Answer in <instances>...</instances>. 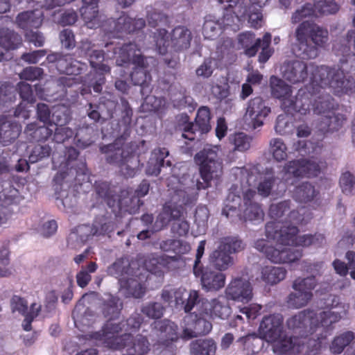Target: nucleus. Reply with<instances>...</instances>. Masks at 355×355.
<instances>
[{"mask_svg": "<svg viewBox=\"0 0 355 355\" xmlns=\"http://www.w3.org/2000/svg\"><path fill=\"white\" fill-rule=\"evenodd\" d=\"M324 166L317 159H299L287 162L279 173L282 181L277 182L272 169L261 173L259 166L248 165L234 169V175L240 181V186L234 185L230 190L222 213L227 218L237 216L243 220L259 223L263 220V212L259 205L252 201L256 196L254 188L259 180L257 189L259 195L266 197L270 194H281L288 185H293L299 178L317 176Z\"/></svg>", "mask_w": 355, "mask_h": 355, "instance_id": "f257e3e1", "label": "nucleus"}, {"mask_svg": "<svg viewBox=\"0 0 355 355\" xmlns=\"http://www.w3.org/2000/svg\"><path fill=\"white\" fill-rule=\"evenodd\" d=\"M342 312L328 310L318 313L306 310L300 312L287 321L288 328L300 334L299 337L286 338L283 334V317L281 314L265 316L261 320L258 335L261 339L270 343L272 349L277 355H297L303 353L315 355L331 329V325L338 322L345 315L347 309L343 307Z\"/></svg>", "mask_w": 355, "mask_h": 355, "instance_id": "f03ea898", "label": "nucleus"}, {"mask_svg": "<svg viewBox=\"0 0 355 355\" xmlns=\"http://www.w3.org/2000/svg\"><path fill=\"white\" fill-rule=\"evenodd\" d=\"M306 87L308 93L300 89L297 96H291L292 91L288 85L281 79L272 76L270 78V87L272 94L282 101V107L284 114L277 116L275 131L279 135H288L293 131V124L291 121L293 115V111L301 114H306L310 112V105L315 114L320 116L318 128L320 131L333 132L338 130L345 121L343 114H336V104L333 99L322 89L327 87H321V83L312 71L309 79L306 80Z\"/></svg>", "mask_w": 355, "mask_h": 355, "instance_id": "7ed1b4c3", "label": "nucleus"}, {"mask_svg": "<svg viewBox=\"0 0 355 355\" xmlns=\"http://www.w3.org/2000/svg\"><path fill=\"white\" fill-rule=\"evenodd\" d=\"M219 148L216 146H206L195 156V162L200 166V175L191 178L183 174L179 178L176 174L177 166L172 169L173 175L169 178L168 187L175 194L173 202H167L162 211L158 215L155 223V230L158 231L173 220L171 230L179 236L186 235L189 224L184 219L182 205H188L196 200L198 191L205 189L211 185V181L218 180L223 174L222 162L218 157Z\"/></svg>", "mask_w": 355, "mask_h": 355, "instance_id": "20e7f679", "label": "nucleus"}, {"mask_svg": "<svg viewBox=\"0 0 355 355\" xmlns=\"http://www.w3.org/2000/svg\"><path fill=\"white\" fill-rule=\"evenodd\" d=\"M288 209V202L286 201L272 205L269 215L275 220L266 225V239H258L254 244L258 251L275 263H288L300 259L302 251L294 250L291 246L319 247L325 243L324 236L320 234L297 235L295 225L306 223L311 218L310 214L304 207L291 211L288 220H278Z\"/></svg>", "mask_w": 355, "mask_h": 355, "instance_id": "39448f33", "label": "nucleus"}, {"mask_svg": "<svg viewBox=\"0 0 355 355\" xmlns=\"http://www.w3.org/2000/svg\"><path fill=\"white\" fill-rule=\"evenodd\" d=\"M353 41L355 49V31L348 33L347 38L343 42H336L333 46L335 55L339 57L342 69L329 68L326 66L315 67L311 64L307 66L303 62L295 60L284 64L282 67L283 76L291 83H295L305 80L307 70L312 71L321 83V87H327L335 94H350L355 92V83L347 78L345 71L355 67V55L350 53L348 45Z\"/></svg>", "mask_w": 355, "mask_h": 355, "instance_id": "423d86ee", "label": "nucleus"}, {"mask_svg": "<svg viewBox=\"0 0 355 355\" xmlns=\"http://www.w3.org/2000/svg\"><path fill=\"white\" fill-rule=\"evenodd\" d=\"M92 44L89 42H83L81 44V53L89 57V62L95 72L99 77L94 83H92L90 87L96 92H100L102 85L104 83L103 75L110 71V67L103 62H107L110 58L116 59L117 65L122 66L125 64L134 65V71L131 73V80L135 85L144 87L150 80V76L147 73L148 63L154 62L153 58H146L141 55V51L135 44H128L119 48H114L112 56L108 54L105 58L104 54L97 50H92Z\"/></svg>", "mask_w": 355, "mask_h": 355, "instance_id": "0eeeda50", "label": "nucleus"}, {"mask_svg": "<svg viewBox=\"0 0 355 355\" xmlns=\"http://www.w3.org/2000/svg\"><path fill=\"white\" fill-rule=\"evenodd\" d=\"M168 263V259L155 254L130 263L127 259H121L114 263L107 272L119 279L121 291L125 295L139 298L145 293L143 282L150 279L153 275L161 276Z\"/></svg>", "mask_w": 355, "mask_h": 355, "instance_id": "6e6552de", "label": "nucleus"}, {"mask_svg": "<svg viewBox=\"0 0 355 355\" xmlns=\"http://www.w3.org/2000/svg\"><path fill=\"white\" fill-rule=\"evenodd\" d=\"M297 44L293 47L296 56L313 59L318 55V48H324L329 41V31L313 22L303 21L295 32Z\"/></svg>", "mask_w": 355, "mask_h": 355, "instance_id": "1a4fd4ad", "label": "nucleus"}, {"mask_svg": "<svg viewBox=\"0 0 355 355\" xmlns=\"http://www.w3.org/2000/svg\"><path fill=\"white\" fill-rule=\"evenodd\" d=\"M69 120V111L64 106H58L52 114L53 124L47 122L43 125L37 126L36 123H30L27 125L25 133L32 139L40 141L48 139L55 130L54 140L57 143L64 142L73 135L71 128L64 126Z\"/></svg>", "mask_w": 355, "mask_h": 355, "instance_id": "9d476101", "label": "nucleus"}, {"mask_svg": "<svg viewBox=\"0 0 355 355\" xmlns=\"http://www.w3.org/2000/svg\"><path fill=\"white\" fill-rule=\"evenodd\" d=\"M191 31L184 27L178 26L173 30L169 35L165 28H159L154 33L153 42L155 50L161 55H165L169 49L176 51H182L190 46L191 41Z\"/></svg>", "mask_w": 355, "mask_h": 355, "instance_id": "9b49d317", "label": "nucleus"}, {"mask_svg": "<svg viewBox=\"0 0 355 355\" xmlns=\"http://www.w3.org/2000/svg\"><path fill=\"white\" fill-rule=\"evenodd\" d=\"M243 248L241 241L235 237H225L220 241L218 249L209 256L210 263L218 270L228 269L233 265L230 254L241 251Z\"/></svg>", "mask_w": 355, "mask_h": 355, "instance_id": "f8f14e48", "label": "nucleus"}, {"mask_svg": "<svg viewBox=\"0 0 355 355\" xmlns=\"http://www.w3.org/2000/svg\"><path fill=\"white\" fill-rule=\"evenodd\" d=\"M205 243V241H202L198 245L193 266V273L196 277L201 276L202 286L207 291H218L225 286V275L220 272L209 269L202 270L199 266L200 259L204 254Z\"/></svg>", "mask_w": 355, "mask_h": 355, "instance_id": "ddd939ff", "label": "nucleus"}, {"mask_svg": "<svg viewBox=\"0 0 355 355\" xmlns=\"http://www.w3.org/2000/svg\"><path fill=\"white\" fill-rule=\"evenodd\" d=\"M317 282L313 276L306 278L298 277L293 283V288L296 293H291L286 303L288 307L300 309L306 306L312 299V291L315 288Z\"/></svg>", "mask_w": 355, "mask_h": 355, "instance_id": "4468645a", "label": "nucleus"}, {"mask_svg": "<svg viewBox=\"0 0 355 355\" xmlns=\"http://www.w3.org/2000/svg\"><path fill=\"white\" fill-rule=\"evenodd\" d=\"M339 8V5L333 0H315L314 8L311 3L302 6L293 14L291 21L297 24L306 18L317 17L318 15L335 14Z\"/></svg>", "mask_w": 355, "mask_h": 355, "instance_id": "2eb2a0df", "label": "nucleus"}, {"mask_svg": "<svg viewBox=\"0 0 355 355\" xmlns=\"http://www.w3.org/2000/svg\"><path fill=\"white\" fill-rule=\"evenodd\" d=\"M176 331L177 326L168 320L155 322V329L152 336L158 337V340L153 344L154 351H158L162 348L164 350L169 349V341H173L178 338Z\"/></svg>", "mask_w": 355, "mask_h": 355, "instance_id": "dca6fc26", "label": "nucleus"}, {"mask_svg": "<svg viewBox=\"0 0 355 355\" xmlns=\"http://www.w3.org/2000/svg\"><path fill=\"white\" fill-rule=\"evenodd\" d=\"M202 317H198L195 313L186 315L183 320V333L182 338L190 339L199 335L207 334L212 329L211 322L207 321L204 318L205 315H201Z\"/></svg>", "mask_w": 355, "mask_h": 355, "instance_id": "f3484780", "label": "nucleus"}, {"mask_svg": "<svg viewBox=\"0 0 355 355\" xmlns=\"http://www.w3.org/2000/svg\"><path fill=\"white\" fill-rule=\"evenodd\" d=\"M270 112V108L266 105L263 99L256 97L248 102L245 119L255 129L263 125V121Z\"/></svg>", "mask_w": 355, "mask_h": 355, "instance_id": "a211bd4d", "label": "nucleus"}, {"mask_svg": "<svg viewBox=\"0 0 355 355\" xmlns=\"http://www.w3.org/2000/svg\"><path fill=\"white\" fill-rule=\"evenodd\" d=\"M227 299L248 303L252 299V288L248 280L243 278L232 279L225 289Z\"/></svg>", "mask_w": 355, "mask_h": 355, "instance_id": "6ab92c4d", "label": "nucleus"}, {"mask_svg": "<svg viewBox=\"0 0 355 355\" xmlns=\"http://www.w3.org/2000/svg\"><path fill=\"white\" fill-rule=\"evenodd\" d=\"M46 59L49 62H56L58 70L67 76L79 75L86 66L83 63L73 60L71 55L61 56L60 54L53 53L49 55Z\"/></svg>", "mask_w": 355, "mask_h": 355, "instance_id": "aec40b11", "label": "nucleus"}, {"mask_svg": "<svg viewBox=\"0 0 355 355\" xmlns=\"http://www.w3.org/2000/svg\"><path fill=\"white\" fill-rule=\"evenodd\" d=\"M210 110L207 107L202 106L198 110L196 117L195 124L189 123L184 128L182 137L189 140L194 139V128H198V130L201 133H205L211 129L210 125Z\"/></svg>", "mask_w": 355, "mask_h": 355, "instance_id": "412c9836", "label": "nucleus"}, {"mask_svg": "<svg viewBox=\"0 0 355 355\" xmlns=\"http://www.w3.org/2000/svg\"><path fill=\"white\" fill-rule=\"evenodd\" d=\"M221 299L223 300V297ZM198 311L200 315H205L212 318L225 319L230 314L231 309L229 306L223 304L220 297L211 302L202 300Z\"/></svg>", "mask_w": 355, "mask_h": 355, "instance_id": "4be33fe9", "label": "nucleus"}, {"mask_svg": "<svg viewBox=\"0 0 355 355\" xmlns=\"http://www.w3.org/2000/svg\"><path fill=\"white\" fill-rule=\"evenodd\" d=\"M18 89L22 102L15 111V115L21 116L24 119L29 116L28 108L35 102L33 92L31 85L24 82L18 84Z\"/></svg>", "mask_w": 355, "mask_h": 355, "instance_id": "5701e85b", "label": "nucleus"}, {"mask_svg": "<svg viewBox=\"0 0 355 355\" xmlns=\"http://www.w3.org/2000/svg\"><path fill=\"white\" fill-rule=\"evenodd\" d=\"M83 2L80 13L87 26L89 28L100 26L102 16L98 12V0H83Z\"/></svg>", "mask_w": 355, "mask_h": 355, "instance_id": "b1692460", "label": "nucleus"}, {"mask_svg": "<svg viewBox=\"0 0 355 355\" xmlns=\"http://www.w3.org/2000/svg\"><path fill=\"white\" fill-rule=\"evenodd\" d=\"M149 190V184L144 181L135 191L137 198H123L119 200L118 207L120 212H128L130 214H135L139 207L140 200L138 198L146 196Z\"/></svg>", "mask_w": 355, "mask_h": 355, "instance_id": "393cba45", "label": "nucleus"}, {"mask_svg": "<svg viewBox=\"0 0 355 355\" xmlns=\"http://www.w3.org/2000/svg\"><path fill=\"white\" fill-rule=\"evenodd\" d=\"M232 5L230 3L229 7H232ZM230 8H225L226 12L225 13L223 19V24L224 30L228 28L233 31H236L240 28L242 21L246 16V9L242 8L241 5H236L233 11L234 15L232 14Z\"/></svg>", "mask_w": 355, "mask_h": 355, "instance_id": "a878e982", "label": "nucleus"}, {"mask_svg": "<svg viewBox=\"0 0 355 355\" xmlns=\"http://www.w3.org/2000/svg\"><path fill=\"white\" fill-rule=\"evenodd\" d=\"M21 128L16 123L11 122L7 116L0 119V144L8 146L19 135Z\"/></svg>", "mask_w": 355, "mask_h": 355, "instance_id": "bb28decb", "label": "nucleus"}, {"mask_svg": "<svg viewBox=\"0 0 355 355\" xmlns=\"http://www.w3.org/2000/svg\"><path fill=\"white\" fill-rule=\"evenodd\" d=\"M21 44V37L8 29H0V61L6 59V52L17 49Z\"/></svg>", "mask_w": 355, "mask_h": 355, "instance_id": "cd10ccee", "label": "nucleus"}, {"mask_svg": "<svg viewBox=\"0 0 355 355\" xmlns=\"http://www.w3.org/2000/svg\"><path fill=\"white\" fill-rule=\"evenodd\" d=\"M44 12L41 10L36 9L19 14L17 23L21 28L24 30L31 28H38L42 24Z\"/></svg>", "mask_w": 355, "mask_h": 355, "instance_id": "c85d7f7f", "label": "nucleus"}, {"mask_svg": "<svg viewBox=\"0 0 355 355\" xmlns=\"http://www.w3.org/2000/svg\"><path fill=\"white\" fill-rule=\"evenodd\" d=\"M238 40V48L243 49L245 55L249 57L255 55L261 41L260 39L255 40L254 35L250 32L240 34Z\"/></svg>", "mask_w": 355, "mask_h": 355, "instance_id": "c756f323", "label": "nucleus"}, {"mask_svg": "<svg viewBox=\"0 0 355 355\" xmlns=\"http://www.w3.org/2000/svg\"><path fill=\"white\" fill-rule=\"evenodd\" d=\"M114 24V31L118 33H130L136 30L142 28L145 22L142 19H132L127 15L120 17L117 21H112Z\"/></svg>", "mask_w": 355, "mask_h": 355, "instance_id": "7c9ffc66", "label": "nucleus"}, {"mask_svg": "<svg viewBox=\"0 0 355 355\" xmlns=\"http://www.w3.org/2000/svg\"><path fill=\"white\" fill-rule=\"evenodd\" d=\"M168 155V151L165 148L154 150L148 163L146 173L150 175H157L160 172V167L164 165V159Z\"/></svg>", "mask_w": 355, "mask_h": 355, "instance_id": "2f4dec72", "label": "nucleus"}, {"mask_svg": "<svg viewBox=\"0 0 355 355\" xmlns=\"http://www.w3.org/2000/svg\"><path fill=\"white\" fill-rule=\"evenodd\" d=\"M17 189L12 187L8 182H0V202L8 206L17 204L22 200Z\"/></svg>", "mask_w": 355, "mask_h": 355, "instance_id": "473e14b6", "label": "nucleus"}, {"mask_svg": "<svg viewBox=\"0 0 355 355\" xmlns=\"http://www.w3.org/2000/svg\"><path fill=\"white\" fill-rule=\"evenodd\" d=\"M286 270L282 267L268 266L262 268L261 278L263 281L270 284H275L283 280Z\"/></svg>", "mask_w": 355, "mask_h": 355, "instance_id": "72a5a7b5", "label": "nucleus"}, {"mask_svg": "<svg viewBox=\"0 0 355 355\" xmlns=\"http://www.w3.org/2000/svg\"><path fill=\"white\" fill-rule=\"evenodd\" d=\"M216 346L212 340H199L191 343L192 355H214Z\"/></svg>", "mask_w": 355, "mask_h": 355, "instance_id": "f704fd0d", "label": "nucleus"}, {"mask_svg": "<svg viewBox=\"0 0 355 355\" xmlns=\"http://www.w3.org/2000/svg\"><path fill=\"white\" fill-rule=\"evenodd\" d=\"M94 228L95 230L94 231V230L88 225H80L77 228L76 232H73L70 234V239H77L78 236H80V241L82 243H85L88 240L89 236H90V234L89 233L92 232V235H95L108 232L106 224L103 225L101 230L97 229L96 225H94Z\"/></svg>", "mask_w": 355, "mask_h": 355, "instance_id": "c9c22d12", "label": "nucleus"}, {"mask_svg": "<svg viewBox=\"0 0 355 355\" xmlns=\"http://www.w3.org/2000/svg\"><path fill=\"white\" fill-rule=\"evenodd\" d=\"M270 152L277 162H282L288 157V148L280 138H273L270 141Z\"/></svg>", "mask_w": 355, "mask_h": 355, "instance_id": "e433bc0d", "label": "nucleus"}, {"mask_svg": "<svg viewBox=\"0 0 355 355\" xmlns=\"http://www.w3.org/2000/svg\"><path fill=\"white\" fill-rule=\"evenodd\" d=\"M187 294L184 288H166L162 292V298L166 302L171 303L174 301L176 304L184 305Z\"/></svg>", "mask_w": 355, "mask_h": 355, "instance_id": "4c0bfd02", "label": "nucleus"}, {"mask_svg": "<svg viewBox=\"0 0 355 355\" xmlns=\"http://www.w3.org/2000/svg\"><path fill=\"white\" fill-rule=\"evenodd\" d=\"M317 193L312 185L306 182L298 186L294 190V198L300 202H307L312 200Z\"/></svg>", "mask_w": 355, "mask_h": 355, "instance_id": "58836bf2", "label": "nucleus"}, {"mask_svg": "<svg viewBox=\"0 0 355 355\" xmlns=\"http://www.w3.org/2000/svg\"><path fill=\"white\" fill-rule=\"evenodd\" d=\"M166 105V102L162 98H158L155 96H148L145 98L141 108L143 112H154L161 114Z\"/></svg>", "mask_w": 355, "mask_h": 355, "instance_id": "ea45409f", "label": "nucleus"}, {"mask_svg": "<svg viewBox=\"0 0 355 355\" xmlns=\"http://www.w3.org/2000/svg\"><path fill=\"white\" fill-rule=\"evenodd\" d=\"M230 142L234 146V150L244 152L250 148L251 138L243 132H238L230 137Z\"/></svg>", "mask_w": 355, "mask_h": 355, "instance_id": "a19ab883", "label": "nucleus"}, {"mask_svg": "<svg viewBox=\"0 0 355 355\" xmlns=\"http://www.w3.org/2000/svg\"><path fill=\"white\" fill-rule=\"evenodd\" d=\"M221 28V24L218 21L206 19L202 28V33L205 38L214 40L219 35Z\"/></svg>", "mask_w": 355, "mask_h": 355, "instance_id": "79ce46f5", "label": "nucleus"}, {"mask_svg": "<svg viewBox=\"0 0 355 355\" xmlns=\"http://www.w3.org/2000/svg\"><path fill=\"white\" fill-rule=\"evenodd\" d=\"M354 338V335L351 331H347L336 338L330 347L333 353H340L345 346L350 343Z\"/></svg>", "mask_w": 355, "mask_h": 355, "instance_id": "37998d69", "label": "nucleus"}, {"mask_svg": "<svg viewBox=\"0 0 355 355\" xmlns=\"http://www.w3.org/2000/svg\"><path fill=\"white\" fill-rule=\"evenodd\" d=\"M15 89L10 85L0 87V110L3 111V107H8L12 102L15 100Z\"/></svg>", "mask_w": 355, "mask_h": 355, "instance_id": "c03bdc74", "label": "nucleus"}, {"mask_svg": "<svg viewBox=\"0 0 355 355\" xmlns=\"http://www.w3.org/2000/svg\"><path fill=\"white\" fill-rule=\"evenodd\" d=\"M97 265L95 262H91L88 264L87 270L82 268V270L76 275L78 285L82 288L86 286L91 280V275L89 273L94 272L97 270Z\"/></svg>", "mask_w": 355, "mask_h": 355, "instance_id": "a18cd8bd", "label": "nucleus"}, {"mask_svg": "<svg viewBox=\"0 0 355 355\" xmlns=\"http://www.w3.org/2000/svg\"><path fill=\"white\" fill-rule=\"evenodd\" d=\"M209 213L205 206H200L196 209L195 214V223L199 228V233L205 232Z\"/></svg>", "mask_w": 355, "mask_h": 355, "instance_id": "49530a36", "label": "nucleus"}, {"mask_svg": "<svg viewBox=\"0 0 355 355\" xmlns=\"http://www.w3.org/2000/svg\"><path fill=\"white\" fill-rule=\"evenodd\" d=\"M113 149H114L116 150L115 153H114V156L112 157H107V160L110 162H116L118 161H122V162H129L130 159L127 158V155L125 154V150L124 148H123L122 149H120V148H115V144L114 145H108L107 146H103V147H101V150L103 153H109V152H111Z\"/></svg>", "mask_w": 355, "mask_h": 355, "instance_id": "de8ad7c7", "label": "nucleus"}, {"mask_svg": "<svg viewBox=\"0 0 355 355\" xmlns=\"http://www.w3.org/2000/svg\"><path fill=\"white\" fill-rule=\"evenodd\" d=\"M340 186L344 193H352L355 190V179L352 174L349 172L343 173L340 178Z\"/></svg>", "mask_w": 355, "mask_h": 355, "instance_id": "09e8293b", "label": "nucleus"}, {"mask_svg": "<svg viewBox=\"0 0 355 355\" xmlns=\"http://www.w3.org/2000/svg\"><path fill=\"white\" fill-rule=\"evenodd\" d=\"M51 153V148L49 146L36 145L32 150L29 155V162L35 163L40 159L49 156Z\"/></svg>", "mask_w": 355, "mask_h": 355, "instance_id": "8fccbe9b", "label": "nucleus"}, {"mask_svg": "<svg viewBox=\"0 0 355 355\" xmlns=\"http://www.w3.org/2000/svg\"><path fill=\"white\" fill-rule=\"evenodd\" d=\"M148 21L149 25L155 27L166 25L168 20L165 15L157 12L155 9H152L148 11Z\"/></svg>", "mask_w": 355, "mask_h": 355, "instance_id": "3c124183", "label": "nucleus"}, {"mask_svg": "<svg viewBox=\"0 0 355 355\" xmlns=\"http://www.w3.org/2000/svg\"><path fill=\"white\" fill-rule=\"evenodd\" d=\"M271 41V35L268 33H266L262 41H261V45L262 46L261 52L259 56V60L261 63H265L272 55V51L269 48V44Z\"/></svg>", "mask_w": 355, "mask_h": 355, "instance_id": "603ef678", "label": "nucleus"}, {"mask_svg": "<svg viewBox=\"0 0 355 355\" xmlns=\"http://www.w3.org/2000/svg\"><path fill=\"white\" fill-rule=\"evenodd\" d=\"M43 69L40 67H28L25 68L19 74L21 79L34 81L42 77Z\"/></svg>", "mask_w": 355, "mask_h": 355, "instance_id": "864d4df0", "label": "nucleus"}, {"mask_svg": "<svg viewBox=\"0 0 355 355\" xmlns=\"http://www.w3.org/2000/svg\"><path fill=\"white\" fill-rule=\"evenodd\" d=\"M250 13L248 15V22L251 26L255 28H258L261 26L262 24V14L260 11V8H256V6H250L249 8Z\"/></svg>", "mask_w": 355, "mask_h": 355, "instance_id": "5fc2aeb1", "label": "nucleus"}, {"mask_svg": "<svg viewBox=\"0 0 355 355\" xmlns=\"http://www.w3.org/2000/svg\"><path fill=\"white\" fill-rule=\"evenodd\" d=\"M164 308L157 302L150 304L142 309V312L149 318H159L163 315Z\"/></svg>", "mask_w": 355, "mask_h": 355, "instance_id": "6e6d98bb", "label": "nucleus"}, {"mask_svg": "<svg viewBox=\"0 0 355 355\" xmlns=\"http://www.w3.org/2000/svg\"><path fill=\"white\" fill-rule=\"evenodd\" d=\"M187 297L186 298L184 309L185 312H189L191 311L196 304H199L200 302V296L198 291L196 290L190 291L187 294Z\"/></svg>", "mask_w": 355, "mask_h": 355, "instance_id": "4d7b16f0", "label": "nucleus"}, {"mask_svg": "<svg viewBox=\"0 0 355 355\" xmlns=\"http://www.w3.org/2000/svg\"><path fill=\"white\" fill-rule=\"evenodd\" d=\"M261 309V305L251 304L248 306L240 308V312L245 314L248 320H254L259 315Z\"/></svg>", "mask_w": 355, "mask_h": 355, "instance_id": "13d9d810", "label": "nucleus"}, {"mask_svg": "<svg viewBox=\"0 0 355 355\" xmlns=\"http://www.w3.org/2000/svg\"><path fill=\"white\" fill-rule=\"evenodd\" d=\"M212 59H206L204 62L196 69V74L204 78L209 77L213 73Z\"/></svg>", "mask_w": 355, "mask_h": 355, "instance_id": "bf43d9fd", "label": "nucleus"}, {"mask_svg": "<svg viewBox=\"0 0 355 355\" xmlns=\"http://www.w3.org/2000/svg\"><path fill=\"white\" fill-rule=\"evenodd\" d=\"M60 38L62 46L65 48L71 49L75 46L74 35L71 30H63L60 33Z\"/></svg>", "mask_w": 355, "mask_h": 355, "instance_id": "052dcab7", "label": "nucleus"}, {"mask_svg": "<svg viewBox=\"0 0 355 355\" xmlns=\"http://www.w3.org/2000/svg\"><path fill=\"white\" fill-rule=\"evenodd\" d=\"M46 51L45 50H37L31 53H24L21 55L22 60L31 64L38 62L42 58L45 56Z\"/></svg>", "mask_w": 355, "mask_h": 355, "instance_id": "680f3d73", "label": "nucleus"}, {"mask_svg": "<svg viewBox=\"0 0 355 355\" xmlns=\"http://www.w3.org/2000/svg\"><path fill=\"white\" fill-rule=\"evenodd\" d=\"M40 310V306L37 304H33L31 306V312L25 317L23 322V328L25 331H30L31 329V322L35 317H36Z\"/></svg>", "mask_w": 355, "mask_h": 355, "instance_id": "e2e57ef3", "label": "nucleus"}, {"mask_svg": "<svg viewBox=\"0 0 355 355\" xmlns=\"http://www.w3.org/2000/svg\"><path fill=\"white\" fill-rule=\"evenodd\" d=\"M55 22L60 24L63 26L71 25L74 24L77 20V15L73 10H68L63 12L61 15V18L59 19H56L55 18L53 19Z\"/></svg>", "mask_w": 355, "mask_h": 355, "instance_id": "0e129e2a", "label": "nucleus"}, {"mask_svg": "<svg viewBox=\"0 0 355 355\" xmlns=\"http://www.w3.org/2000/svg\"><path fill=\"white\" fill-rule=\"evenodd\" d=\"M107 309V310L105 311L106 316H108L110 313L114 316H116L121 309V303L119 302V300L118 298L111 297Z\"/></svg>", "mask_w": 355, "mask_h": 355, "instance_id": "69168bd1", "label": "nucleus"}, {"mask_svg": "<svg viewBox=\"0 0 355 355\" xmlns=\"http://www.w3.org/2000/svg\"><path fill=\"white\" fill-rule=\"evenodd\" d=\"M11 307L13 312L18 311L24 314L27 309V304L23 298L14 296L11 300Z\"/></svg>", "mask_w": 355, "mask_h": 355, "instance_id": "338daca9", "label": "nucleus"}, {"mask_svg": "<svg viewBox=\"0 0 355 355\" xmlns=\"http://www.w3.org/2000/svg\"><path fill=\"white\" fill-rule=\"evenodd\" d=\"M58 225L55 220H49L43 224L40 227L39 232L44 236H50L55 233L57 231Z\"/></svg>", "mask_w": 355, "mask_h": 355, "instance_id": "774afa93", "label": "nucleus"}]
</instances>
